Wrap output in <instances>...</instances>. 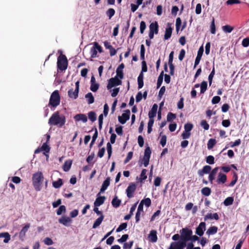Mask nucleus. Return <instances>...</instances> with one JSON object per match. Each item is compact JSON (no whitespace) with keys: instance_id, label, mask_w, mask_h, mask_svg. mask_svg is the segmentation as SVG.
Returning a JSON list of instances; mask_svg holds the SVG:
<instances>
[{"instance_id":"nucleus-5","label":"nucleus","mask_w":249,"mask_h":249,"mask_svg":"<svg viewBox=\"0 0 249 249\" xmlns=\"http://www.w3.org/2000/svg\"><path fill=\"white\" fill-rule=\"evenodd\" d=\"M180 242H183L186 244V242L190 240L191 235L193 233L191 230L188 228H182L180 231Z\"/></svg>"},{"instance_id":"nucleus-23","label":"nucleus","mask_w":249,"mask_h":249,"mask_svg":"<svg viewBox=\"0 0 249 249\" xmlns=\"http://www.w3.org/2000/svg\"><path fill=\"white\" fill-rule=\"evenodd\" d=\"M158 109V105L156 104H154L151 110L148 113L149 118H154L157 114Z\"/></svg>"},{"instance_id":"nucleus-58","label":"nucleus","mask_w":249,"mask_h":249,"mask_svg":"<svg viewBox=\"0 0 249 249\" xmlns=\"http://www.w3.org/2000/svg\"><path fill=\"white\" fill-rule=\"evenodd\" d=\"M146 28V24L144 21H142L140 23V33L141 34H142Z\"/></svg>"},{"instance_id":"nucleus-49","label":"nucleus","mask_w":249,"mask_h":249,"mask_svg":"<svg viewBox=\"0 0 249 249\" xmlns=\"http://www.w3.org/2000/svg\"><path fill=\"white\" fill-rule=\"evenodd\" d=\"M184 130L186 131V132H189L192 130L193 128V124L191 123H187L184 125Z\"/></svg>"},{"instance_id":"nucleus-38","label":"nucleus","mask_w":249,"mask_h":249,"mask_svg":"<svg viewBox=\"0 0 249 249\" xmlns=\"http://www.w3.org/2000/svg\"><path fill=\"white\" fill-rule=\"evenodd\" d=\"M30 227V224H26L21 230V231L19 232V236H24L25 235L26 232L27 231L28 229Z\"/></svg>"},{"instance_id":"nucleus-12","label":"nucleus","mask_w":249,"mask_h":249,"mask_svg":"<svg viewBox=\"0 0 249 249\" xmlns=\"http://www.w3.org/2000/svg\"><path fill=\"white\" fill-rule=\"evenodd\" d=\"M206 230V224L204 222L199 223L198 226L196 228V233L198 235L201 236L204 234V231Z\"/></svg>"},{"instance_id":"nucleus-16","label":"nucleus","mask_w":249,"mask_h":249,"mask_svg":"<svg viewBox=\"0 0 249 249\" xmlns=\"http://www.w3.org/2000/svg\"><path fill=\"white\" fill-rule=\"evenodd\" d=\"M218 169L219 167H216L213 168L211 171H210L208 178L211 184L213 183V180L215 178L216 174H217Z\"/></svg>"},{"instance_id":"nucleus-21","label":"nucleus","mask_w":249,"mask_h":249,"mask_svg":"<svg viewBox=\"0 0 249 249\" xmlns=\"http://www.w3.org/2000/svg\"><path fill=\"white\" fill-rule=\"evenodd\" d=\"M106 200V197L105 196L97 197L94 202L95 207H98L102 205Z\"/></svg>"},{"instance_id":"nucleus-14","label":"nucleus","mask_w":249,"mask_h":249,"mask_svg":"<svg viewBox=\"0 0 249 249\" xmlns=\"http://www.w3.org/2000/svg\"><path fill=\"white\" fill-rule=\"evenodd\" d=\"M227 176L224 173L220 172L218 175L216 182L217 184H224L227 181Z\"/></svg>"},{"instance_id":"nucleus-2","label":"nucleus","mask_w":249,"mask_h":249,"mask_svg":"<svg viewBox=\"0 0 249 249\" xmlns=\"http://www.w3.org/2000/svg\"><path fill=\"white\" fill-rule=\"evenodd\" d=\"M44 180L43 175L41 172H37L33 174L32 177L33 185L36 191H39Z\"/></svg>"},{"instance_id":"nucleus-35","label":"nucleus","mask_w":249,"mask_h":249,"mask_svg":"<svg viewBox=\"0 0 249 249\" xmlns=\"http://www.w3.org/2000/svg\"><path fill=\"white\" fill-rule=\"evenodd\" d=\"M93 129H94L95 132L92 136V141L89 145L90 147H92V145L94 143L98 137V131L97 128L96 127H94V128H92V130H93Z\"/></svg>"},{"instance_id":"nucleus-13","label":"nucleus","mask_w":249,"mask_h":249,"mask_svg":"<svg viewBox=\"0 0 249 249\" xmlns=\"http://www.w3.org/2000/svg\"><path fill=\"white\" fill-rule=\"evenodd\" d=\"M212 169L210 165H205L202 169L199 170L197 172L198 175L199 177H202L204 174L210 173Z\"/></svg>"},{"instance_id":"nucleus-3","label":"nucleus","mask_w":249,"mask_h":249,"mask_svg":"<svg viewBox=\"0 0 249 249\" xmlns=\"http://www.w3.org/2000/svg\"><path fill=\"white\" fill-rule=\"evenodd\" d=\"M68 62L66 56L61 54L57 58V66L58 69L63 71H65L68 67Z\"/></svg>"},{"instance_id":"nucleus-29","label":"nucleus","mask_w":249,"mask_h":249,"mask_svg":"<svg viewBox=\"0 0 249 249\" xmlns=\"http://www.w3.org/2000/svg\"><path fill=\"white\" fill-rule=\"evenodd\" d=\"M71 164H72L71 160H69L65 161V162H64V163L63 165V170L65 172H67V171H69V170L70 169L71 167Z\"/></svg>"},{"instance_id":"nucleus-56","label":"nucleus","mask_w":249,"mask_h":249,"mask_svg":"<svg viewBox=\"0 0 249 249\" xmlns=\"http://www.w3.org/2000/svg\"><path fill=\"white\" fill-rule=\"evenodd\" d=\"M133 153L132 151H130L128 153L126 158L124 160V164H126L129 161L132 159Z\"/></svg>"},{"instance_id":"nucleus-43","label":"nucleus","mask_w":249,"mask_h":249,"mask_svg":"<svg viewBox=\"0 0 249 249\" xmlns=\"http://www.w3.org/2000/svg\"><path fill=\"white\" fill-rule=\"evenodd\" d=\"M233 202V198L232 197H228L224 201V204L225 206H229L231 205Z\"/></svg>"},{"instance_id":"nucleus-63","label":"nucleus","mask_w":249,"mask_h":249,"mask_svg":"<svg viewBox=\"0 0 249 249\" xmlns=\"http://www.w3.org/2000/svg\"><path fill=\"white\" fill-rule=\"evenodd\" d=\"M191 136V132H186V131L184 130L181 134V137L183 139H187L189 138Z\"/></svg>"},{"instance_id":"nucleus-30","label":"nucleus","mask_w":249,"mask_h":249,"mask_svg":"<svg viewBox=\"0 0 249 249\" xmlns=\"http://www.w3.org/2000/svg\"><path fill=\"white\" fill-rule=\"evenodd\" d=\"M212 191L211 188L208 187H205L201 190V194L206 196H209L211 194Z\"/></svg>"},{"instance_id":"nucleus-31","label":"nucleus","mask_w":249,"mask_h":249,"mask_svg":"<svg viewBox=\"0 0 249 249\" xmlns=\"http://www.w3.org/2000/svg\"><path fill=\"white\" fill-rule=\"evenodd\" d=\"M121 200L118 199L117 196H115L112 199L111 203L112 206L115 208H118L120 206Z\"/></svg>"},{"instance_id":"nucleus-7","label":"nucleus","mask_w":249,"mask_h":249,"mask_svg":"<svg viewBox=\"0 0 249 249\" xmlns=\"http://www.w3.org/2000/svg\"><path fill=\"white\" fill-rule=\"evenodd\" d=\"M151 154V149L149 146H147L145 149L144 156L142 159L143 165L145 167H147L149 164Z\"/></svg>"},{"instance_id":"nucleus-54","label":"nucleus","mask_w":249,"mask_h":249,"mask_svg":"<svg viewBox=\"0 0 249 249\" xmlns=\"http://www.w3.org/2000/svg\"><path fill=\"white\" fill-rule=\"evenodd\" d=\"M200 125L206 130H207L209 129V124L207 123L206 120L201 121Z\"/></svg>"},{"instance_id":"nucleus-37","label":"nucleus","mask_w":249,"mask_h":249,"mask_svg":"<svg viewBox=\"0 0 249 249\" xmlns=\"http://www.w3.org/2000/svg\"><path fill=\"white\" fill-rule=\"evenodd\" d=\"M207 89V82L205 81L202 82L200 85V93H204Z\"/></svg>"},{"instance_id":"nucleus-39","label":"nucleus","mask_w":249,"mask_h":249,"mask_svg":"<svg viewBox=\"0 0 249 249\" xmlns=\"http://www.w3.org/2000/svg\"><path fill=\"white\" fill-rule=\"evenodd\" d=\"M88 117L89 119L92 122H94L96 120V114L93 111H91L89 112Z\"/></svg>"},{"instance_id":"nucleus-55","label":"nucleus","mask_w":249,"mask_h":249,"mask_svg":"<svg viewBox=\"0 0 249 249\" xmlns=\"http://www.w3.org/2000/svg\"><path fill=\"white\" fill-rule=\"evenodd\" d=\"M176 117V115L175 114L172 112H169L167 116V120L168 122H170L171 121L175 119Z\"/></svg>"},{"instance_id":"nucleus-18","label":"nucleus","mask_w":249,"mask_h":249,"mask_svg":"<svg viewBox=\"0 0 249 249\" xmlns=\"http://www.w3.org/2000/svg\"><path fill=\"white\" fill-rule=\"evenodd\" d=\"M149 31L158 34L159 31V25L157 21L151 23L149 25Z\"/></svg>"},{"instance_id":"nucleus-34","label":"nucleus","mask_w":249,"mask_h":249,"mask_svg":"<svg viewBox=\"0 0 249 249\" xmlns=\"http://www.w3.org/2000/svg\"><path fill=\"white\" fill-rule=\"evenodd\" d=\"M216 143V140L214 139H210L207 143V147L208 149H212Z\"/></svg>"},{"instance_id":"nucleus-6","label":"nucleus","mask_w":249,"mask_h":249,"mask_svg":"<svg viewBox=\"0 0 249 249\" xmlns=\"http://www.w3.org/2000/svg\"><path fill=\"white\" fill-rule=\"evenodd\" d=\"M122 82L121 80L119 79L117 76L111 78L108 81V84L107 85V89H110L112 87L116 86H119L122 85Z\"/></svg>"},{"instance_id":"nucleus-44","label":"nucleus","mask_w":249,"mask_h":249,"mask_svg":"<svg viewBox=\"0 0 249 249\" xmlns=\"http://www.w3.org/2000/svg\"><path fill=\"white\" fill-rule=\"evenodd\" d=\"M66 211V207L64 205H61L56 211L57 215H60L62 213H65Z\"/></svg>"},{"instance_id":"nucleus-41","label":"nucleus","mask_w":249,"mask_h":249,"mask_svg":"<svg viewBox=\"0 0 249 249\" xmlns=\"http://www.w3.org/2000/svg\"><path fill=\"white\" fill-rule=\"evenodd\" d=\"M233 27H232L229 25H226L222 27L223 31L226 33H231L233 30Z\"/></svg>"},{"instance_id":"nucleus-17","label":"nucleus","mask_w":249,"mask_h":249,"mask_svg":"<svg viewBox=\"0 0 249 249\" xmlns=\"http://www.w3.org/2000/svg\"><path fill=\"white\" fill-rule=\"evenodd\" d=\"M110 178L109 177H107L105 181L103 182V183L102 185L101 188L100 189V193H99L97 196H99L101 193L104 192L107 187L109 186L110 184Z\"/></svg>"},{"instance_id":"nucleus-20","label":"nucleus","mask_w":249,"mask_h":249,"mask_svg":"<svg viewBox=\"0 0 249 249\" xmlns=\"http://www.w3.org/2000/svg\"><path fill=\"white\" fill-rule=\"evenodd\" d=\"M74 119L76 121H82L84 123L87 122L88 119L87 116L84 114H78L74 116Z\"/></svg>"},{"instance_id":"nucleus-11","label":"nucleus","mask_w":249,"mask_h":249,"mask_svg":"<svg viewBox=\"0 0 249 249\" xmlns=\"http://www.w3.org/2000/svg\"><path fill=\"white\" fill-rule=\"evenodd\" d=\"M204 52V49L203 46L200 47L197 52V56L196 58L194 69H195L196 66L199 64L200 61L201 59Z\"/></svg>"},{"instance_id":"nucleus-42","label":"nucleus","mask_w":249,"mask_h":249,"mask_svg":"<svg viewBox=\"0 0 249 249\" xmlns=\"http://www.w3.org/2000/svg\"><path fill=\"white\" fill-rule=\"evenodd\" d=\"M214 74H215V69H214V67L213 65V70L208 76V80H209L210 86H211L212 83L213 78L214 76Z\"/></svg>"},{"instance_id":"nucleus-48","label":"nucleus","mask_w":249,"mask_h":249,"mask_svg":"<svg viewBox=\"0 0 249 249\" xmlns=\"http://www.w3.org/2000/svg\"><path fill=\"white\" fill-rule=\"evenodd\" d=\"M107 149L108 153V159H110L112 154V146L110 142H107Z\"/></svg>"},{"instance_id":"nucleus-52","label":"nucleus","mask_w":249,"mask_h":249,"mask_svg":"<svg viewBox=\"0 0 249 249\" xmlns=\"http://www.w3.org/2000/svg\"><path fill=\"white\" fill-rule=\"evenodd\" d=\"M99 85L98 83L91 84L90 89L93 92H96L99 89Z\"/></svg>"},{"instance_id":"nucleus-53","label":"nucleus","mask_w":249,"mask_h":249,"mask_svg":"<svg viewBox=\"0 0 249 249\" xmlns=\"http://www.w3.org/2000/svg\"><path fill=\"white\" fill-rule=\"evenodd\" d=\"M141 202L143 203V204H144L147 207H149L151 204V201L149 198H146L142 199L141 201Z\"/></svg>"},{"instance_id":"nucleus-9","label":"nucleus","mask_w":249,"mask_h":249,"mask_svg":"<svg viewBox=\"0 0 249 249\" xmlns=\"http://www.w3.org/2000/svg\"><path fill=\"white\" fill-rule=\"evenodd\" d=\"M121 116L118 117V121L122 124H124L129 119L130 111L129 109L124 111Z\"/></svg>"},{"instance_id":"nucleus-51","label":"nucleus","mask_w":249,"mask_h":249,"mask_svg":"<svg viewBox=\"0 0 249 249\" xmlns=\"http://www.w3.org/2000/svg\"><path fill=\"white\" fill-rule=\"evenodd\" d=\"M41 149L42 151H44L46 153H49L50 150V147L47 144V142H46L44 143L42 146L41 147Z\"/></svg>"},{"instance_id":"nucleus-36","label":"nucleus","mask_w":249,"mask_h":249,"mask_svg":"<svg viewBox=\"0 0 249 249\" xmlns=\"http://www.w3.org/2000/svg\"><path fill=\"white\" fill-rule=\"evenodd\" d=\"M232 174H233V179L231 181V182L230 183V184L229 185V186H230V187L233 186L235 184V183L237 182V181L238 180V175H237V174L235 172H234V171H233Z\"/></svg>"},{"instance_id":"nucleus-60","label":"nucleus","mask_w":249,"mask_h":249,"mask_svg":"<svg viewBox=\"0 0 249 249\" xmlns=\"http://www.w3.org/2000/svg\"><path fill=\"white\" fill-rule=\"evenodd\" d=\"M166 141L167 137L166 135H162L160 140V144L161 145L162 147H164L166 145Z\"/></svg>"},{"instance_id":"nucleus-26","label":"nucleus","mask_w":249,"mask_h":249,"mask_svg":"<svg viewBox=\"0 0 249 249\" xmlns=\"http://www.w3.org/2000/svg\"><path fill=\"white\" fill-rule=\"evenodd\" d=\"M218 231V228L216 226H211L207 231L206 233L208 235L215 234Z\"/></svg>"},{"instance_id":"nucleus-40","label":"nucleus","mask_w":249,"mask_h":249,"mask_svg":"<svg viewBox=\"0 0 249 249\" xmlns=\"http://www.w3.org/2000/svg\"><path fill=\"white\" fill-rule=\"evenodd\" d=\"M115 11L113 8L108 9L106 12V15L108 17L109 19H111V18L114 15Z\"/></svg>"},{"instance_id":"nucleus-50","label":"nucleus","mask_w":249,"mask_h":249,"mask_svg":"<svg viewBox=\"0 0 249 249\" xmlns=\"http://www.w3.org/2000/svg\"><path fill=\"white\" fill-rule=\"evenodd\" d=\"M127 224L126 223H123L120 224L119 227L116 229V232H119L122 231L123 230H124L126 228Z\"/></svg>"},{"instance_id":"nucleus-10","label":"nucleus","mask_w":249,"mask_h":249,"mask_svg":"<svg viewBox=\"0 0 249 249\" xmlns=\"http://www.w3.org/2000/svg\"><path fill=\"white\" fill-rule=\"evenodd\" d=\"M186 246V244L183 242L175 241L171 243L168 249H184Z\"/></svg>"},{"instance_id":"nucleus-64","label":"nucleus","mask_w":249,"mask_h":249,"mask_svg":"<svg viewBox=\"0 0 249 249\" xmlns=\"http://www.w3.org/2000/svg\"><path fill=\"white\" fill-rule=\"evenodd\" d=\"M242 45L244 47H248L249 46V38L247 37V38L243 39L242 42Z\"/></svg>"},{"instance_id":"nucleus-57","label":"nucleus","mask_w":249,"mask_h":249,"mask_svg":"<svg viewBox=\"0 0 249 249\" xmlns=\"http://www.w3.org/2000/svg\"><path fill=\"white\" fill-rule=\"evenodd\" d=\"M133 244V241H129V242L124 243L123 245L124 249H130Z\"/></svg>"},{"instance_id":"nucleus-33","label":"nucleus","mask_w":249,"mask_h":249,"mask_svg":"<svg viewBox=\"0 0 249 249\" xmlns=\"http://www.w3.org/2000/svg\"><path fill=\"white\" fill-rule=\"evenodd\" d=\"M63 185V181L61 178H59L57 180L53 182V186L56 188H59Z\"/></svg>"},{"instance_id":"nucleus-27","label":"nucleus","mask_w":249,"mask_h":249,"mask_svg":"<svg viewBox=\"0 0 249 249\" xmlns=\"http://www.w3.org/2000/svg\"><path fill=\"white\" fill-rule=\"evenodd\" d=\"M104 218V215L101 214V215H100V216L99 217H98L95 220V221L94 222L93 226H92V228L93 229H95L97 227H98V226H99L100 225V224H101L102 222L103 221Z\"/></svg>"},{"instance_id":"nucleus-32","label":"nucleus","mask_w":249,"mask_h":249,"mask_svg":"<svg viewBox=\"0 0 249 249\" xmlns=\"http://www.w3.org/2000/svg\"><path fill=\"white\" fill-rule=\"evenodd\" d=\"M85 98L87 99L89 104H92L94 102V98L91 92L86 94Z\"/></svg>"},{"instance_id":"nucleus-19","label":"nucleus","mask_w":249,"mask_h":249,"mask_svg":"<svg viewBox=\"0 0 249 249\" xmlns=\"http://www.w3.org/2000/svg\"><path fill=\"white\" fill-rule=\"evenodd\" d=\"M149 241L152 243H155L157 241L158 237L157 231L155 230H151L148 236Z\"/></svg>"},{"instance_id":"nucleus-45","label":"nucleus","mask_w":249,"mask_h":249,"mask_svg":"<svg viewBox=\"0 0 249 249\" xmlns=\"http://www.w3.org/2000/svg\"><path fill=\"white\" fill-rule=\"evenodd\" d=\"M147 171V170L145 169H143L142 170L141 173V175H140V178L141 181H142V180H145L147 178V176H146Z\"/></svg>"},{"instance_id":"nucleus-61","label":"nucleus","mask_w":249,"mask_h":249,"mask_svg":"<svg viewBox=\"0 0 249 249\" xmlns=\"http://www.w3.org/2000/svg\"><path fill=\"white\" fill-rule=\"evenodd\" d=\"M128 238V234H124V235H122V236L121 237V238L118 239L117 240V241L119 243H123V242H125Z\"/></svg>"},{"instance_id":"nucleus-22","label":"nucleus","mask_w":249,"mask_h":249,"mask_svg":"<svg viewBox=\"0 0 249 249\" xmlns=\"http://www.w3.org/2000/svg\"><path fill=\"white\" fill-rule=\"evenodd\" d=\"M59 222L64 226H67L68 223L71 222V219L70 217L66 216H63L58 220Z\"/></svg>"},{"instance_id":"nucleus-24","label":"nucleus","mask_w":249,"mask_h":249,"mask_svg":"<svg viewBox=\"0 0 249 249\" xmlns=\"http://www.w3.org/2000/svg\"><path fill=\"white\" fill-rule=\"evenodd\" d=\"M204 218L205 221H206L208 219H214L216 220H218L219 217L218 214L215 213L213 214L211 213H208L205 216Z\"/></svg>"},{"instance_id":"nucleus-47","label":"nucleus","mask_w":249,"mask_h":249,"mask_svg":"<svg viewBox=\"0 0 249 249\" xmlns=\"http://www.w3.org/2000/svg\"><path fill=\"white\" fill-rule=\"evenodd\" d=\"M206 162L210 164H213L214 163V158L213 156L210 155L206 157Z\"/></svg>"},{"instance_id":"nucleus-59","label":"nucleus","mask_w":249,"mask_h":249,"mask_svg":"<svg viewBox=\"0 0 249 249\" xmlns=\"http://www.w3.org/2000/svg\"><path fill=\"white\" fill-rule=\"evenodd\" d=\"M116 76L118 78L120 79H123L124 78V72L123 70H121L119 69L116 70Z\"/></svg>"},{"instance_id":"nucleus-15","label":"nucleus","mask_w":249,"mask_h":249,"mask_svg":"<svg viewBox=\"0 0 249 249\" xmlns=\"http://www.w3.org/2000/svg\"><path fill=\"white\" fill-rule=\"evenodd\" d=\"M172 30L173 28L171 27V24L168 23L164 36V39L165 40H167L171 37L172 33Z\"/></svg>"},{"instance_id":"nucleus-46","label":"nucleus","mask_w":249,"mask_h":249,"mask_svg":"<svg viewBox=\"0 0 249 249\" xmlns=\"http://www.w3.org/2000/svg\"><path fill=\"white\" fill-rule=\"evenodd\" d=\"M145 47L143 44L141 45L140 58L141 59L144 61Z\"/></svg>"},{"instance_id":"nucleus-4","label":"nucleus","mask_w":249,"mask_h":249,"mask_svg":"<svg viewBox=\"0 0 249 249\" xmlns=\"http://www.w3.org/2000/svg\"><path fill=\"white\" fill-rule=\"evenodd\" d=\"M60 96L57 90H54L51 95L49 105L53 107H56L60 104Z\"/></svg>"},{"instance_id":"nucleus-1","label":"nucleus","mask_w":249,"mask_h":249,"mask_svg":"<svg viewBox=\"0 0 249 249\" xmlns=\"http://www.w3.org/2000/svg\"><path fill=\"white\" fill-rule=\"evenodd\" d=\"M66 118L64 115H59L58 111L53 113L50 118L48 124L50 125H56L62 127L65 124Z\"/></svg>"},{"instance_id":"nucleus-28","label":"nucleus","mask_w":249,"mask_h":249,"mask_svg":"<svg viewBox=\"0 0 249 249\" xmlns=\"http://www.w3.org/2000/svg\"><path fill=\"white\" fill-rule=\"evenodd\" d=\"M78 92H79V91L77 90L76 91V90H75V89L74 90H73V89H70L68 91V96L70 98H73V99H75L78 97Z\"/></svg>"},{"instance_id":"nucleus-8","label":"nucleus","mask_w":249,"mask_h":249,"mask_svg":"<svg viewBox=\"0 0 249 249\" xmlns=\"http://www.w3.org/2000/svg\"><path fill=\"white\" fill-rule=\"evenodd\" d=\"M136 186L135 183L131 182L129 184L128 186L126 189L127 196L128 198H130L133 197V195L136 190Z\"/></svg>"},{"instance_id":"nucleus-25","label":"nucleus","mask_w":249,"mask_h":249,"mask_svg":"<svg viewBox=\"0 0 249 249\" xmlns=\"http://www.w3.org/2000/svg\"><path fill=\"white\" fill-rule=\"evenodd\" d=\"M0 238H4L3 242L7 243L11 239V236L7 232L0 233Z\"/></svg>"},{"instance_id":"nucleus-62","label":"nucleus","mask_w":249,"mask_h":249,"mask_svg":"<svg viewBox=\"0 0 249 249\" xmlns=\"http://www.w3.org/2000/svg\"><path fill=\"white\" fill-rule=\"evenodd\" d=\"M138 142L139 145L141 147H142L143 146V145H144V140H143V137L142 136L140 135V136H138Z\"/></svg>"}]
</instances>
